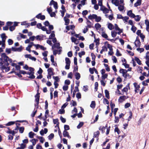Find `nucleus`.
I'll return each mask as SVG.
<instances>
[{
  "mask_svg": "<svg viewBox=\"0 0 149 149\" xmlns=\"http://www.w3.org/2000/svg\"><path fill=\"white\" fill-rule=\"evenodd\" d=\"M11 63L12 62V59L9 58L6 56L5 53H3L1 55L0 58V68L2 70H5V72H7L10 70V67L6 66H8L9 63Z\"/></svg>",
  "mask_w": 149,
  "mask_h": 149,
  "instance_id": "f257e3e1",
  "label": "nucleus"
},
{
  "mask_svg": "<svg viewBox=\"0 0 149 149\" xmlns=\"http://www.w3.org/2000/svg\"><path fill=\"white\" fill-rule=\"evenodd\" d=\"M60 44L59 43H55L52 45V49L53 50L54 55H56L57 54H60L62 51V47H60Z\"/></svg>",
  "mask_w": 149,
  "mask_h": 149,
  "instance_id": "f03ea898",
  "label": "nucleus"
},
{
  "mask_svg": "<svg viewBox=\"0 0 149 149\" xmlns=\"http://www.w3.org/2000/svg\"><path fill=\"white\" fill-rule=\"evenodd\" d=\"M34 69L33 68L30 67L29 68V70L30 71L29 73L31 74V76H29V77L30 79H34L35 78V76L34 75Z\"/></svg>",
  "mask_w": 149,
  "mask_h": 149,
  "instance_id": "7ed1b4c3",
  "label": "nucleus"
},
{
  "mask_svg": "<svg viewBox=\"0 0 149 149\" xmlns=\"http://www.w3.org/2000/svg\"><path fill=\"white\" fill-rule=\"evenodd\" d=\"M52 5H53L55 9H57L58 8L57 3L54 1L53 0H51L49 4L50 6Z\"/></svg>",
  "mask_w": 149,
  "mask_h": 149,
  "instance_id": "20e7f679",
  "label": "nucleus"
},
{
  "mask_svg": "<svg viewBox=\"0 0 149 149\" xmlns=\"http://www.w3.org/2000/svg\"><path fill=\"white\" fill-rule=\"evenodd\" d=\"M12 50L14 52H21L22 50V46L16 48L12 47L11 48Z\"/></svg>",
  "mask_w": 149,
  "mask_h": 149,
  "instance_id": "39448f33",
  "label": "nucleus"
},
{
  "mask_svg": "<svg viewBox=\"0 0 149 149\" xmlns=\"http://www.w3.org/2000/svg\"><path fill=\"white\" fill-rule=\"evenodd\" d=\"M128 98V96H126L125 95L121 96L118 99V101L120 102H122L123 101H124L125 99H127Z\"/></svg>",
  "mask_w": 149,
  "mask_h": 149,
  "instance_id": "423d86ee",
  "label": "nucleus"
},
{
  "mask_svg": "<svg viewBox=\"0 0 149 149\" xmlns=\"http://www.w3.org/2000/svg\"><path fill=\"white\" fill-rule=\"evenodd\" d=\"M36 17L39 19H40L41 20H43L45 19V16L44 15H42L41 13H39L37 15Z\"/></svg>",
  "mask_w": 149,
  "mask_h": 149,
  "instance_id": "0eeeda50",
  "label": "nucleus"
},
{
  "mask_svg": "<svg viewBox=\"0 0 149 149\" xmlns=\"http://www.w3.org/2000/svg\"><path fill=\"white\" fill-rule=\"evenodd\" d=\"M127 15L132 18H134L135 17V15L132 13V10H130L127 12Z\"/></svg>",
  "mask_w": 149,
  "mask_h": 149,
  "instance_id": "6e6552de",
  "label": "nucleus"
},
{
  "mask_svg": "<svg viewBox=\"0 0 149 149\" xmlns=\"http://www.w3.org/2000/svg\"><path fill=\"white\" fill-rule=\"evenodd\" d=\"M35 47H36V49L40 48L41 49L43 50H45L46 49V47H45L42 46L41 45L39 44H36V45H35Z\"/></svg>",
  "mask_w": 149,
  "mask_h": 149,
  "instance_id": "1a4fd4ad",
  "label": "nucleus"
},
{
  "mask_svg": "<svg viewBox=\"0 0 149 149\" xmlns=\"http://www.w3.org/2000/svg\"><path fill=\"white\" fill-rule=\"evenodd\" d=\"M107 126L106 125L105 126V127H103L102 128V132H103V130H104L105 129H107L106 134L107 135L109 133L110 131L109 128L110 127L109 126L108 128H107Z\"/></svg>",
  "mask_w": 149,
  "mask_h": 149,
  "instance_id": "9d476101",
  "label": "nucleus"
},
{
  "mask_svg": "<svg viewBox=\"0 0 149 149\" xmlns=\"http://www.w3.org/2000/svg\"><path fill=\"white\" fill-rule=\"evenodd\" d=\"M134 44L136 47H140L141 42L140 40H138L137 38L136 39L134 42Z\"/></svg>",
  "mask_w": 149,
  "mask_h": 149,
  "instance_id": "9b49d317",
  "label": "nucleus"
},
{
  "mask_svg": "<svg viewBox=\"0 0 149 149\" xmlns=\"http://www.w3.org/2000/svg\"><path fill=\"white\" fill-rule=\"evenodd\" d=\"M111 2L116 6H118L119 5V0H111Z\"/></svg>",
  "mask_w": 149,
  "mask_h": 149,
  "instance_id": "f8f14e48",
  "label": "nucleus"
},
{
  "mask_svg": "<svg viewBox=\"0 0 149 149\" xmlns=\"http://www.w3.org/2000/svg\"><path fill=\"white\" fill-rule=\"evenodd\" d=\"M63 136L64 137H67L68 138H70L71 137L69 136L68 132L64 130L63 133Z\"/></svg>",
  "mask_w": 149,
  "mask_h": 149,
  "instance_id": "ddd939ff",
  "label": "nucleus"
},
{
  "mask_svg": "<svg viewBox=\"0 0 149 149\" xmlns=\"http://www.w3.org/2000/svg\"><path fill=\"white\" fill-rule=\"evenodd\" d=\"M39 93L37 94L35 97H36V101L37 102V105H38L39 103Z\"/></svg>",
  "mask_w": 149,
  "mask_h": 149,
  "instance_id": "4468645a",
  "label": "nucleus"
},
{
  "mask_svg": "<svg viewBox=\"0 0 149 149\" xmlns=\"http://www.w3.org/2000/svg\"><path fill=\"white\" fill-rule=\"evenodd\" d=\"M1 38L2 40L3 41V42H5L7 38V37L6 36L5 34L4 33L2 34L1 35Z\"/></svg>",
  "mask_w": 149,
  "mask_h": 149,
  "instance_id": "2eb2a0df",
  "label": "nucleus"
},
{
  "mask_svg": "<svg viewBox=\"0 0 149 149\" xmlns=\"http://www.w3.org/2000/svg\"><path fill=\"white\" fill-rule=\"evenodd\" d=\"M145 23L146 25V30L148 32H149V21L147 20H145Z\"/></svg>",
  "mask_w": 149,
  "mask_h": 149,
  "instance_id": "dca6fc26",
  "label": "nucleus"
},
{
  "mask_svg": "<svg viewBox=\"0 0 149 149\" xmlns=\"http://www.w3.org/2000/svg\"><path fill=\"white\" fill-rule=\"evenodd\" d=\"M97 17V15L95 14L91 15L88 16V18L90 19H95Z\"/></svg>",
  "mask_w": 149,
  "mask_h": 149,
  "instance_id": "f3484780",
  "label": "nucleus"
},
{
  "mask_svg": "<svg viewBox=\"0 0 149 149\" xmlns=\"http://www.w3.org/2000/svg\"><path fill=\"white\" fill-rule=\"evenodd\" d=\"M141 0H138L137 2L134 3V6L136 7L138 6H140L141 4Z\"/></svg>",
  "mask_w": 149,
  "mask_h": 149,
  "instance_id": "a211bd4d",
  "label": "nucleus"
},
{
  "mask_svg": "<svg viewBox=\"0 0 149 149\" xmlns=\"http://www.w3.org/2000/svg\"><path fill=\"white\" fill-rule=\"evenodd\" d=\"M127 71L125 69H120V73L123 74V75L127 73Z\"/></svg>",
  "mask_w": 149,
  "mask_h": 149,
  "instance_id": "6ab92c4d",
  "label": "nucleus"
},
{
  "mask_svg": "<svg viewBox=\"0 0 149 149\" xmlns=\"http://www.w3.org/2000/svg\"><path fill=\"white\" fill-rule=\"evenodd\" d=\"M102 36L103 38L107 39L108 40H111L109 39H107L108 36L107 35L104 33V32H103L102 33Z\"/></svg>",
  "mask_w": 149,
  "mask_h": 149,
  "instance_id": "aec40b11",
  "label": "nucleus"
},
{
  "mask_svg": "<svg viewBox=\"0 0 149 149\" xmlns=\"http://www.w3.org/2000/svg\"><path fill=\"white\" fill-rule=\"evenodd\" d=\"M108 28L110 30H112L114 28L113 26L111 23H108Z\"/></svg>",
  "mask_w": 149,
  "mask_h": 149,
  "instance_id": "412c9836",
  "label": "nucleus"
},
{
  "mask_svg": "<svg viewBox=\"0 0 149 149\" xmlns=\"http://www.w3.org/2000/svg\"><path fill=\"white\" fill-rule=\"evenodd\" d=\"M53 69L52 68H50L48 69L47 70L48 74H53Z\"/></svg>",
  "mask_w": 149,
  "mask_h": 149,
  "instance_id": "4be33fe9",
  "label": "nucleus"
},
{
  "mask_svg": "<svg viewBox=\"0 0 149 149\" xmlns=\"http://www.w3.org/2000/svg\"><path fill=\"white\" fill-rule=\"evenodd\" d=\"M118 9L120 11H122L124 9V6L123 5H119L118 6Z\"/></svg>",
  "mask_w": 149,
  "mask_h": 149,
  "instance_id": "5701e85b",
  "label": "nucleus"
},
{
  "mask_svg": "<svg viewBox=\"0 0 149 149\" xmlns=\"http://www.w3.org/2000/svg\"><path fill=\"white\" fill-rule=\"evenodd\" d=\"M100 132L99 131H97L96 132H95L93 134L94 138H97L98 137Z\"/></svg>",
  "mask_w": 149,
  "mask_h": 149,
  "instance_id": "b1692460",
  "label": "nucleus"
},
{
  "mask_svg": "<svg viewBox=\"0 0 149 149\" xmlns=\"http://www.w3.org/2000/svg\"><path fill=\"white\" fill-rule=\"evenodd\" d=\"M105 97L108 99H109L110 98L109 92L107 90H105Z\"/></svg>",
  "mask_w": 149,
  "mask_h": 149,
  "instance_id": "393cba45",
  "label": "nucleus"
},
{
  "mask_svg": "<svg viewBox=\"0 0 149 149\" xmlns=\"http://www.w3.org/2000/svg\"><path fill=\"white\" fill-rule=\"evenodd\" d=\"M76 79L77 80H79L80 78V75L78 72H76L75 74Z\"/></svg>",
  "mask_w": 149,
  "mask_h": 149,
  "instance_id": "a878e982",
  "label": "nucleus"
},
{
  "mask_svg": "<svg viewBox=\"0 0 149 149\" xmlns=\"http://www.w3.org/2000/svg\"><path fill=\"white\" fill-rule=\"evenodd\" d=\"M20 73L23 74H29V76H31V74H30L29 72H26L24 70H20Z\"/></svg>",
  "mask_w": 149,
  "mask_h": 149,
  "instance_id": "bb28decb",
  "label": "nucleus"
},
{
  "mask_svg": "<svg viewBox=\"0 0 149 149\" xmlns=\"http://www.w3.org/2000/svg\"><path fill=\"white\" fill-rule=\"evenodd\" d=\"M34 135L35 134L34 133L32 132H31L29 134V136L30 138H33Z\"/></svg>",
  "mask_w": 149,
  "mask_h": 149,
  "instance_id": "cd10ccee",
  "label": "nucleus"
},
{
  "mask_svg": "<svg viewBox=\"0 0 149 149\" xmlns=\"http://www.w3.org/2000/svg\"><path fill=\"white\" fill-rule=\"evenodd\" d=\"M7 133L9 134H11L13 136L14 135H15V134L17 133L16 132H15V131H12L9 129V130L7 132Z\"/></svg>",
  "mask_w": 149,
  "mask_h": 149,
  "instance_id": "c85d7f7f",
  "label": "nucleus"
},
{
  "mask_svg": "<svg viewBox=\"0 0 149 149\" xmlns=\"http://www.w3.org/2000/svg\"><path fill=\"white\" fill-rule=\"evenodd\" d=\"M95 101H92L91 102V103L90 105V107L93 109L95 108Z\"/></svg>",
  "mask_w": 149,
  "mask_h": 149,
  "instance_id": "c756f323",
  "label": "nucleus"
},
{
  "mask_svg": "<svg viewBox=\"0 0 149 149\" xmlns=\"http://www.w3.org/2000/svg\"><path fill=\"white\" fill-rule=\"evenodd\" d=\"M95 27L97 30H98L101 27V25L99 23H96L95 24Z\"/></svg>",
  "mask_w": 149,
  "mask_h": 149,
  "instance_id": "7c9ffc66",
  "label": "nucleus"
},
{
  "mask_svg": "<svg viewBox=\"0 0 149 149\" xmlns=\"http://www.w3.org/2000/svg\"><path fill=\"white\" fill-rule=\"evenodd\" d=\"M86 23L87 24V27H88L90 28L91 27V26H92L91 23L90 21H89L87 19V20Z\"/></svg>",
  "mask_w": 149,
  "mask_h": 149,
  "instance_id": "2f4dec72",
  "label": "nucleus"
},
{
  "mask_svg": "<svg viewBox=\"0 0 149 149\" xmlns=\"http://www.w3.org/2000/svg\"><path fill=\"white\" fill-rule=\"evenodd\" d=\"M117 34V33L115 31H112L111 32V36L113 38L115 37Z\"/></svg>",
  "mask_w": 149,
  "mask_h": 149,
  "instance_id": "473e14b6",
  "label": "nucleus"
},
{
  "mask_svg": "<svg viewBox=\"0 0 149 149\" xmlns=\"http://www.w3.org/2000/svg\"><path fill=\"white\" fill-rule=\"evenodd\" d=\"M37 138L40 140V141L42 143H43L44 142V139L42 137L38 136Z\"/></svg>",
  "mask_w": 149,
  "mask_h": 149,
  "instance_id": "72a5a7b5",
  "label": "nucleus"
},
{
  "mask_svg": "<svg viewBox=\"0 0 149 149\" xmlns=\"http://www.w3.org/2000/svg\"><path fill=\"white\" fill-rule=\"evenodd\" d=\"M65 21V25H67L69 24L70 22V20L68 18L64 19Z\"/></svg>",
  "mask_w": 149,
  "mask_h": 149,
  "instance_id": "f704fd0d",
  "label": "nucleus"
},
{
  "mask_svg": "<svg viewBox=\"0 0 149 149\" xmlns=\"http://www.w3.org/2000/svg\"><path fill=\"white\" fill-rule=\"evenodd\" d=\"M135 60L136 61L137 63L139 65H141V61L137 57L135 58Z\"/></svg>",
  "mask_w": 149,
  "mask_h": 149,
  "instance_id": "c9c22d12",
  "label": "nucleus"
},
{
  "mask_svg": "<svg viewBox=\"0 0 149 149\" xmlns=\"http://www.w3.org/2000/svg\"><path fill=\"white\" fill-rule=\"evenodd\" d=\"M134 18L136 22H138L140 20L141 18V17L139 15H137L135 16Z\"/></svg>",
  "mask_w": 149,
  "mask_h": 149,
  "instance_id": "e433bc0d",
  "label": "nucleus"
},
{
  "mask_svg": "<svg viewBox=\"0 0 149 149\" xmlns=\"http://www.w3.org/2000/svg\"><path fill=\"white\" fill-rule=\"evenodd\" d=\"M95 19V21L97 22H100L101 19L100 17L97 16V17Z\"/></svg>",
  "mask_w": 149,
  "mask_h": 149,
  "instance_id": "4c0bfd02",
  "label": "nucleus"
},
{
  "mask_svg": "<svg viewBox=\"0 0 149 149\" xmlns=\"http://www.w3.org/2000/svg\"><path fill=\"white\" fill-rule=\"evenodd\" d=\"M2 45V48H4L5 47V42H3V41H0V45Z\"/></svg>",
  "mask_w": 149,
  "mask_h": 149,
  "instance_id": "58836bf2",
  "label": "nucleus"
},
{
  "mask_svg": "<svg viewBox=\"0 0 149 149\" xmlns=\"http://www.w3.org/2000/svg\"><path fill=\"white\" fill-rule=\"evenodd\" d=\"M35 38L36 40H40L42 39L43 37L41 36L38 35L35 37Z\"/></svg>",
  "mask_w": 149,
  "mask_h": 149,
  "instance_id": "ea45409f",
  "label": "nucleus"
},
{
  "mask_svg": "<svg viewBox=\"0 0 149 149\" xmlns=\"http://www.w3.org/2000/svg\"><path fill=\"white\" fill-rule=\"evenodd\" d=\"M85 54V52L84 51H82L81 52H79L78 53L79 56L80 58H81L82 56L84 55Z\"/></svg>",
  "mask_w": 149,
  "mask_h": 149,
  "instance_id": "a19ab883",
  "label": "nucleus"
},
{
  "mask_svg": "<svg viewBox=\"0 0 149 149\" xmlns=\"http://www.w3.org/2000/svg\"><path fill=\"white\" fill-rule=\"evenodd\" d=\"M65 63L66 64H70V59L68 58H66L65 59Z\"/></svg>",
  "mask_w": 149,
  "mask_h": 149,
  "instance_id": "79ce46f5",
  "label": "nucleus"
},
{
  "mask_svg": "<svg viewBox=\"0 0 149 149\" xmlns=\"http://www.w3.org/2000/svg\"><path fill=\"white\" fill-rule=\"evenodd\" d=\"M103 103L105 104H109V101L107 99L105 98H104L103 100Z\"/></svg>",
  "mask_w": 149,
  "mask_h": 149,
  "instance_id": "37998d69",
  "label": "nucleus"
},
{
  "mask_svg": "<svg viewBox=\"0 0 149 149\" xmlns=\"http://www.w3.org/2000/svg\"><path fill=\"white\" fill-rule=\"evenodd\" d=\"M84 125V123L81 122L79 123V124L77 125V127L78 129H80Z\"/></svg>",
  "mask_w": 149,
  "mask_h": 149,
  "instance_id": "c03bdc74",
  "label": "nucleus"
},
{
  "mask_svg": "<svg viewBox=\"0 0 149 149\" xmlns=\"http://www.w3.org/2000/svg\"><path fill=\"white\" fill-rule=\"evenodd\" d=\"M24 127H21L19 128V132L21 133H22L24 130Z\"/></svg>",
  "mask_w": 149,
  "mask_h": 149,
  "instance_id": "a18cd8bd",
  "label": "nucleus"
},
{
  "mask_svg": "<svg viewBox=\"0 0 149 149\" xmlns=\"http://www.w3.org/2000/svg\"><path fill=\"white\" fill-rule=\"evenodd\" d=\"M114 131L115 132H116L118 134H119L120 133V131L117 127L115 128Z\"/></svg>",
  "mask_w": 149,
  "mask_h": 149,
  "instance_id": "49530a36",
  "label": "nucleus"
},
{
  "mask_svg": "<svg viewBox=\"0 0 149 149\" xmlns=\"http://www.w3.org/2000/svg\"><path fill=\"white\" fill-rule=\"evenodd\" d=\"M15 123V122L10 121L8 122L7 123L6 125L7 126H10L11 125H13Z\"/></svg>",
  "mask_w": 149,
  "mask_h": 149,
  "instance_id": "de8ad7c7",
  "label": "nucleus"
},
{
  "mask_svg": "<svg viewBox=\"0 0 149 149\" xmlns=\"http://www.w3.org/2000/svg\"><path fill=\"white\" fill-rule=\"evenodd\" d=\"M102 79H105L107 77V74H102Z\"/></svg>",
  "mask_w": 149,
  "mask_h": 149,
  "instance_id": "09e8293b",
  "label": "nucleus"
},
{
  "mask_svg": "<svg viewBox=\"0 0 149 149\" xmlns=\"http://www.w3.org/2000/svg\"><path fill=\"white\" fill-rule=\"evenodd\" d=\"M64 128L65 130V131H67V130H68L70 129V127L69 125H65L64 126Z\"/></svg>",
  "mask_w": 149,
  "mask_h": 149,
  "instance_id": "8fccbe9b",
  "label": "nucleus"
},
{
  "mask_svg": "<svg viewBox=\"0 0 149 149\" xmlns=\"http://www.w3.org/2000/svg\"><path fill=\"white\" fill-rule=\"evenodd\" d=\"M136 29V28L134 25L132 26L131 30L134 33H135Z\"/></svg>",
  "mask_w": 149,
  "mask_h": 149,
  "instance_id": "3c124183",
  "label": "nucleus"
},
{
  "mask_svg": "<svg viewBox=\"0 0 149 149\" xmlns=\"http://www.w3.org/2000/svg\"><path fill=\"white\" fill-rule=\"evenodd\" d=\"M8 44L9 45H12L13 43V40L11 39H9L8 40Z\"/></svg>",
  "mask_w": 149,
  "mask_h": 149,
  "instance_id": "603ef678",
  "label": "nucleus"
},
{
  "mask_svg": "<svg viewBox=\"0 0 149 149\" xmlns=\"http://www.w3.org/2000/svg\"><path fill=\"white\" fill-rule=\"evenodd\" d=\"M76 97L78 99L81 98V93H77L76 95Z\"/></svg>",
  "mask_w": 149,
  "mask_h": 149,
  "instance_id": "864d4df0",
  "label": "nucleus"
},
{
  "mask_svg": "<svg viewBox=\"0 0 149 149\" xmlns=\"http://www.w3.org/2000/svg\"><path fill=\"white\" fill-rule=\"evenodd\" d=\"M129 19V17L128 16H125V17H123V18L122 19L123 21H125V22H127V20Z\"/></svg>",
  "mask_w": 149,
  "mask_h": 149,
  "instance_id": "5fc2aeb1",
  "label": "nucleus"
},
{
  "mask_svg": "<svg viewBox=\"0 0 149 149\" xmlns=\"http://www.w3.org/2000/svg\"><path fill=\"white\" fill-rule=\"evenodd\" d=\"M15 29V26H13V25L11 26H10L9 28V30L10 31H13Z\"/></svg>",
  "mask_w": 149,
  "mask_h": 149,
  "instance_id": "6e6d98bb",
  "label": "nucleus"
},
{
  "mask_svg": "<svg viewBox=\"0 0 149 149\" xmlns=\"http://www.w3.org/2000/svg\"><path fill=\"white\" fill-rule=\"evenodd\" d=\"M107 47L109 49L110 51H113V49L112 46L110 44H107Z\"/></svg>",
  "mask_w": 149,
  "mask_h": 149,
  "instance_id": "4d7b16f0",
  "label": "nucleus"
},
{
  "mask_svg": "<svg viewBox=\"0 0 149 149\" xmlns=\"http://www.w3.org/2000/svg\"><path fill=\"white\" fill-rule=\"evenodd\" d=\"M54 136V134L53 133L51 134L48 136L49 139L51 140Z\"/></svg>",
  "mask_w": 149,
  "mask_h": 149,
  "instance_id": "13d9d810",
  "label": "nucleus"
},
{
  "mask_svg": "<svg viewBox=\"0 0 149 149\" xmlns=\"http://www.w3.org/2000/svg\"><path fill=\"white\" fill-rule=\"evenodd\" d=\"M146 61H149V52H148L146 53Z\"/></svg>",
  "mask_w": 149,
  "mask_h": 149,
  "instance_id": "bf43d9fd",
  "label": "nucleus"
},
{
  "mask_svg": "<svg viewBox=\"0 0 149 149\" xmlns=\"http://www.w3.org/2000/svg\"><path fill=\"white\" fill-rule=\"evenodd\" d=\"M68 104V102H66L61 107L62 109H64Z\"/></svg>",
  "mask_w": 149,
  "mask_h": 149,
  "instance_id": "052dcab7",
  "label": "nucleus"
},
{
  "mask_svg": "<svg viewBox=\"0 0 149 149\" xmlns=\"http://www.w3.org/2000/svg\"><path fill=\"white\" fill-rule=\"evenodd\" d=\"M65 112V110L64 109H60L58 113L61 114H63Z\"/></svg>",
  "mask_w": 149,
  "mask_h": 149,
  "instance_id": "680f3d73",
  "label": "nucleus"
},
{
  "mask_svg": "<svg viewBox=\"0 0 149 149\" xmlns=\"http://www.w3.org/2000/svg\"><path fill=\"white\" fill-rule=\"evenodd\" d=\"M48 52L47 51H45L43 53H42V54L43 56L45 57H46L47 55Z\"/></svg>",
  "mask_w": 149,
  "mask_h": 149,
  "instance_id": "e2e57ef3",
  "label": "nucleus"
},
{
  "mask_svg": "<svg viewBox=\"0 0 149 149\" xmlns=\"http://www.w3.org/2000/svg\"><path fill=\"white\" fill-rule=\"evenodd\" d=\"M12 50L10 48H6V52L8 54H10L11 53V51Z\"/></svg>",
  "mask_w": 149,
  "mask_h": 149,
  "instance_id": "0e129e2a",
  "label": "nucleus"
},
{
  "mask_svg": "<svg viewBox=\"0 0 149 149\" xmlns=\"http://www.w3.org/2000/svg\"><path fill=\"white\" fill-rule=\"evenodd\" d=\"M55 36V35L54 33H51L49 37V39H52L53 37H54Z\"/></svg>",
  "mask_w": 149,
  "mask_h": 149,
  "instance_id": "69168bd1",
  "label": "nucleus"
},
{
  "mask_svg": "<svg viewBox=\"0 0 149 149\" xmlns=\"http://www.w3.org/2000/svg\"><path fill=\"white\" fill-rule=\"evenodd\" d=\"M49 14L51 17H55L56 15V14L54 12H52Z\"/></svg>",
  "mask_w": 149,
  "mask_h": 149,
  "instance_id": "338daca9",
  "label": "nucleus"
},
{
  "mask_svg": "<svg viewBox=\"0 0 149 149\" xmlns=\"http://www.w3.org/2000/svg\"><path fill=\"white\" fill-rule=\"evenodd\" d=\"M26 145L25 144H24L23 143H21V144H20V148H21L22 149H24L25 147H26Z\"/></svg>",
  "mask_w": 149,
  "mask_h": 149,
  "instance_id": "774afa93",
  "label": "nucleus"
}]
</instances>
